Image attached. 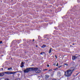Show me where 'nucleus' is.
Masks as SVG:
<instances>
[{
  "instance_id": "f257e3e1",
  "label": "nucleus",
  "mask_w": 80,
  "mask_h": 80,
  "mask_svg": "<svg viewBox=\"0 0 80 80\" xmlns=\"http://www.w3.org/2000/svg\"><path fill=\"white\" fill-rule=\"evenodd\" d=\"M64 73V75L67 77H70V76H71V75L72 74L73 72L69 69L67 70V71H65Z\"/></svg>"
},
{
  "instance_id": "f03ea898",
  "label": "nucleus",
  "mask_w": 80,
  "mask_h": 80,
  "mask_svg": "<svg viewBox=\"0 0 80 80\" xmlns=\"http://www.w3.org/2000/svg\"><path fill=\"white\" fill-rule=\"evenodd\" d=\"M32 70V68H27L26 69H25L24 70V73H28L29 72Z\"/></svg>"
},
{
  "instance_id": "7ed1b4c3",
  "label": "nucleus",
  "mask_w": 80,
  "mask_h": 80,
  "mask_svg": "<svg viewBox=\"0 0 80 80\" xmlns=\"http://www.w3.org/2000/svg\"><path fill=\"white\" fill-rule=\"evenodd\" d=\"M22 72V71H16V72H11V74H15V73H17V72Z\"/></svg>"
},
{
  "instance_id": "20e7f679",
  "label": "nucleus",
  "mask_w": 80,
  "mask_h": 80,
  "mask_svg": "<svg viewBox=\"0 0 80 80\" xmlns=\"http://www.w3.org/2000/svg\"><path fill=\"white\" fill-rule=\"evenodd\" d=\"M75 70V68L72 67V68H70V69H69L72 72H73V71H74V70Z\"/></svg>"
},
{
  "instance_id": "39448f33",
  "label": "nucleus",
  "mask_w": 80,
  "mask_h": 80,
  "mask_svg": "<svg viewBox=\"0 0 80 80\" xmlns=\"http://www.w3.org/2000/svg\"><path fill=\"white\" fill-rule=\"evenodd\" d=\"M38 68H35L33 69V70H34V71H35L36 73H38Z\"/></svg>"
},
{
  "instance_id": "423d86ee",
  "label": "nucleus",
  "mask_w": 80,
  "mask_h": 80,
  "mask_svg": "<svg viewBox=\"0 0 80 80\" xmlns=\"http://www.w3.org/2000/svg\"><path fill=\"white\" fill-rule=\"evenodd\" d=\"M6 74H7L8 75H11V72L10 71H8L4 72Z\"/></svg>"
},
{
  "instance_id": "0eeeda50",
  "label": "nucleus",
  "mask_w": 80,
  "mask_h": 80,
  "mask_svg": "<svg viewBox=\"0 0 80 80\" xmlns=\"http://www.w3.org/2000/svg\"><path fill=\"white\" fill-rule=\"evenodd\" d=\"M4 72H0V77H3L4 76L5 73H4Z\"/></svg>"
},
{
  "instance_id": "6e6552de",
  "label": "nucleus",
  "mask_w": 80,
  "mask_h": 80,
  "mask_svg": "<svg viewBox=\"0 0 80 80\" xmlns=\"http://www.w3.org/2000/svg\"><path fill=\"white\" fill-rule=\"evenodd\" d=\"M77 57L76 56H73L72 57V59L73 60H75L77 59Z\"/></svg>"
},
{
  "instance_id": "1a4fd4ad",
  "label": "nucleus",
  "mask_w": 80,
  "mask_h": 80,
  "mask_svg": "<svg viewBox=\"0 0 80 80\" xmlns=\"http://www.w3.org/2000/svg\"><path fill=\"white\" fill-rule=\"evenodd\" d=\"M21 65V68H23V66H24V65H23V62H22Z\"/></svg>"
},
{
  "instance_id": "9d476101",
  "label": "nucleus",
  "mask_w": 80,
  "mask_h": 80,
  "mask_svg": "<svg viewBox=\"0 0 80 80\" xmlns=\"http://www.w3.org/2000/svg\"><path fill=\"white\" fill-rule=\"evenodd\" d=\"M52 48H50L49 49V53H51V52H52Z\"/></svg>"
},
{
  "instance_id": "9b49d317",
  "label": "nucleus",
  "mask_w": 80,
  "mask_h": 80,
  "mask_svg": "<svg viewBox=\"0 0 80 80\" xmlns=\"http://www.w3.org/2000/svg\"><path fill=\"white\" fill-rule=\"evenodd\" d=\"M46 47V45H42V46L41 47V48H44V47Z\"/></svg>"
},
{
  "instance_id": "f8f14e48",
  "label": "nucleus",
  "mask_w": 80,
  "mask_h": 80,
  "mask_svg": "<svg viewBox=\"0 0 80 80\" xmlns=\"http://www.w3.org/2000/svg\"><path fill=\"white\" fill-rule=\"evenodd\" d=\"M8 70H10V71L12 70V68H8Z\"/></svg>"
},
{
  "instance_id": "ddd939ff",
  "label": "nucleus",
  "mask_w": 80,
  "mask_h": 80,
  "mask_svg": "<svg viewBox=\"0 0 80 80\" xmlns=\"http://www.w3.org/2000/svg\"><path fill=\"white\" fill-rule=\"evenodd\" d=\"M60 74H61L60 72H58V75H60Z\"/></svg>"
},
{
  "instance_id": "4468645a",
  "label": "nucleus",
  "mask_w": 80,
  "mask_h": 80,
  "mask_svg": "<svg viewBox=\"0 0 80 80\" xmlns=\"http://www.w3.org/2000/svg\"><path fill=\"white\" fill-rule=\"evenodd\" d=\"M37 71H38V72L37 73H40V72H41V70L38 69Z\"/></svg>"
},
{
  "instance_id": "2eb2a0df",
  "label": "nucleus",
  "mask_w": 80,
  "mask_h": 80,
  "mask_svg": "<svg viewBox=\"0 0 80 80\" xmlns=\"http://www.w3.org/2000/svg\"><path fill=\"white\" fill-rule=\"evenodd\" d=\"M62 67V65H61L59 66L58 67V68H61V67Z\"/></svg>"
},
{
  "instance_id": "dca6fc26",
  "label": "nucleus",
  "mask_w": 80,
  "mask_h": 80,
  "mask_svg": "<svg viewBox=\"0 0 80 80\" xmlns=\"http://www.w3.org/2000/svg\"><path fill=\"white\" fill-rule=\"evenodd\" d=\"M45 52H42L41 53H40L41 55H42V54H43V53H44Z\"/></svg>"
},
{
  "instance_id": "f3484780",
  "label": "nucleus",
  "mask_w": 80,
  "mask_h": 80,
  "mask_svg": "<svg viewBox=\"0 0 80 80\" xmlns=\"http://www.w3.org/2000/svg\"><path fill=\"white\" fill-rule=\"evenodd\" d=\"M48 70V69H44L43 70V71H45L46 70Z\"/></svg>"
},
{
  "instance_id": "a211bd4d",
  "label": "nucleus",
  "mask_w": 80,
  "mask_h": 80,
  "mask_svg": "<svg viewBox=\"0 0 80 80\" xmlns=\"http://www.w3.org/2000/svg\"><path fill=\"white\" fill-rule=\"evenodd\" d=\"M65 65H66L67 66H68V64L67 63H65L64 64Z\"/></svg>"
},
{
  "instance_id": "6ab92c4d",
  "label": "nucleus",
  "mask_w": 80,
  "mask_h": 80,
  "mask_svg": "<svg viewBox=\"0 0 80 80\" xmlns=\"http://www.w3.org/2000/svg\"><path fill=\"white\" fill-rule=\"evenodd\" d=\"M58 62L56 65V66H57V67H58Z\"/></svg>"
},
{
  "instance_id": "aec40b11",
  "label": "nucleus",
  "mask_w": 80,
  "mask_h": 80,
  "mask_svg": "<svg viewBox=\"0 0 80 80\" xmlns=\"http://www.w3.org/2000/svg\"><path fill=\"white\" fill-rule=\"evenodd\" d=\"M47 67H50V66L48 64L47 66Z\"/></svg>"
},
{
  "instance_id": "412c9836",
  "label": "nucleus",
  "mask_w": 80,
  "mask_h": 80,
  "mask_svg": "<svg viewBox=\"0 0 80 80\" xmlns=\"http://www.w3.org/2000/svg\"><path fill=\"white\" fill-rule=\"evenodd\" d=\"M0 44H1V43H2V41H1L0 42Z\"/></svg>"
},
{
  "instance_id": "4be33fe9",
  "label": "nucleus",
  "mask_w": 80,
  "mask_h": 80,
  "mask_svg": "<svg viewBox=\"0 0 80 80\" xmlns=\"http://www.w3.org/2000/svg\"><path fill=\"white\" fill-rule=\"evenodd\" d=\"M55 57L56 58H57V57L56 55H55Z\"/></svg>"
},
{
  "instance_id": "5701e85b",
  "label": "nucleus",
  "mask_w": 80,
  "mask_h": 80,
  "mask_svg": "<svg viewBox=\"0 0 80 80\" xmlns=\"http://www.w3.org/2000/svg\"><path fill=\"white\" fill-rule=\"evenodd\" d=\"M52 71V70L51 69H50V70H49V72H50V71L51 72Z\"/></svg>"
},
{
  "instance_id": "b1692460",
  "label": "nucleus",
  "mask_w": 80,
  "mask_h": 80,
  "mask_svg": "<svg viewBox=\"0 0 80 80\" xmlns=\"http://www.w3.org/2000/svg\"><path fill=\"white\" fill-rule=\"evenodd\" d=\"M53 65H54V66H55V63H54L53 64Z\"/></svg>"
},
{
  "instance_id": "393cba45",
  "label": "nucleus",
  "mask_w": 80,
  "mask_h": 80,
  "mask_svg": "<svg viewBox=\"0 0 80 80\" xmlns=\"http://www.w3.org/2000/svg\"><path fill=\"white\" fill-rule=\"evenodd\" d=\"M33 42H34L35 41V40L34 39H33Z\"/></svg>"
},
{
  "instance_id": "a878e982",
  "label": "nucleus",
  "mask_w": 80,
  "mask_h": 80,
  "mask_svg": "<svg viewBox=\"0 0 80 80\" xmlns=\"http://www.w3.org/2000/svg\"><path fill=\"white\" fill-rule=\"evenodd\" d=\"M46 77H48V75H46Z\"/></svg>"
},
{
  "instance_id": "bb28decb",
  "label": "nucleus",
  "mask_w": 80,
  "mask_h": 80,
  "mask_svg": "<svg viewBox=\"0 0 80 80\" xmlns=\"http://www.w3.org/2000/svg\"><path fill=\"white\" fill-rule=\"evenodd\" d=\"M73 45H75V44L74 43L73 44Z\"/></svg>"
},
{
  "instance_id": "cd10ccee",
  "label": "nucleus",
  "mask_w": 80,
  "mask_h": 80,
  "mask_svg": "<svg viewBox=\"0 0 80 80\" xmlns=\"http://www.w3.org/2000/svg\"><path fill=\"white\" fill-rule=\"evenodd\" d=\"M38 47V46L36 45V47Z\"/></svg>"
},
{
  "instance_id": "c85d7f7f",
  "label": "nucleus",
  "mask_w": 80,
  "mask_h": 80,
  "mask_svg": "<svg viewBox=\"0 0 80 80\" xmlns=\"http://www.w3.org/2000/svg\"><path fill=\"white\" fill-rule=\"evenodd\" d=\"M2 70H3V68H2Z\"/></svg>"
},
{
  "instance_id": "c756f323",
  "label": "nucleus",
  "mask_w": 80,
  "mask_h": 80,
  "mask_svg": "<svg viewBox=\"0 0 80 80\" xmlns=\"http://www.w3.org/2000/svg\"><path fill=\"white\" fill-rule=\"evenodd\" d=\"M49 1V0H48Z\"/></svg>"
}]
</instances>
